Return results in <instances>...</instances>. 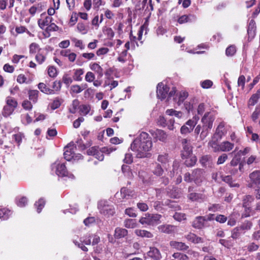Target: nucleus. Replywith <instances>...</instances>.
Returning <instances> with one entry per match:
<instances>
[{"mask_svg":"<svg viewBox=\"0 0 260 260\" xmlns=\"http://www.w3.org/2000/svg\"><path fill=\"white\" fill-rule=\"evenodd\" d=\"M124 226L126 228L134 229L137 227V223L135 219H127L124 221Z\"/></svg>","mask_w":260,"mask_h":260,"instance_id":"37","label":"nucleus"},{"mask_svg":"<svg viewBox=\"0 0 260 260\" xmlns=\"http://www.w3.org/2000/svg\"><path fill=\"white\" fill-rule=\"evenodd\" d=\"M222 209V206L219 204H210L208 207V210L213 212L220 211Z\"/></svg>","mask_w":260,"mask_h":260,"instance_id":"52","label":"nucleus"},{"mask_svg":"<svg viewBox=\"0 0 260 260\" xmlns=\"http://www.w3.org/2000/svg\"><path fill=\"white\" fill-rule=\"evenodd\" d=\"M120 194L122 199H128L130 197H133L134 196L135 192L134 190L123 187L121 189Z\"/></svg>","mask_w":260,"mask_h":260,"instance_id":"24","label":"nucleus"},{"mask_svg":"<svg viewBox=\"0 0 260 260\" xmlns=\"http://www.w3.org/2000/svg\"><path fill=\"white\" fill-rule=\"evenodd\" d=\"M186 239L193 243H200L203 242V239L198 237L196 235L193 233H190L188 235L185 236Z\"/></svg>","mask_w":260,"mask_h":260,"instance_id":"23","label":"nucleus"},{"mask_svg":"<svg viewBox=\"0 0 260 260\" xmlns=\"http://www.w3.org/2000/svg\"><path fill=\"white\" fill-rule=\"evenodd\" d=\"M208 145L212 148L214 152L220 151V144H218L216 141L212 140L209 142Z\"/></svg>","mask_w":260,"mask_h":260,"instance_id":"48","label":"nucleus"},{"mask_svg":"<svg viewBox=\"0 0 260 260\" xmlns=\"http://www.w3.org/2000/svg\"><path fill=\"white\" fill-rule=\"evenodd\" d=\"M182 158H186L185 164L187 167H192L195 165L197 161V158L194 155H188L186 156H183Z\"/></svg>","mask_w":260,"mask_h":260,"instance_id":"29","label":"nucleus"},{"mask_svg":"<svg viewBox=\"0 0 260 260\" xmlns=\"http://www.w3.org/2000/svg\"><path fill=\"white\" fill-rule=\"evenodd\" d=\"M45 204V201L43 199H40L35 204V206L37 207L38 213H40L44 208Z\"/></svg>","mask_w":260,"mask_h":260,"instance_id":"51","label":"nucleus"},{"mask_svg":"<svg viewBox=\"0 0 260 260\" xmlns=\"http://www.w3.org/2000/svg\"><path fill=\"white\" fill-rule=\"evenodd\" d=\"M166 113L169 116H175L179 118H181L183 116V113L181 112L177 111L172 109L167 110Z\"/></svg>","mask_w":260,"mask_h":260,"instance_id":"39","label":"nucleus"},{"mask_svg":"<svg viewBox=\"0 0 260 260\" xmlns=\"http://www.w3.org/2000/svg\"><path fill=\"white\" fill-rule=\"evenodd\" d=\"M181 143L184 150V152L182 153L183 156L189 155L191 152V148L188 141L186 139H183L181 141Z\"/></svg>","mask_w":260,"mask_h":260,"instance_id":"19","label":"nucleus"},{"mask_svg":"<svg viewBox=\"0 0 260 260\" xmlns=\"http://www.w3.org/2000/svg\"><path fill=\"white\" fill-rule=\"evenodd\" d=\"M241 231L239 226L235 227L231 231V238L234 240L239 238L241 235Z\"/></svg>","mask_w":260,"mask_h":260,"instance_id":"36","label":"nucleus"},{"mask_svg":"<svg viewBox=\"0 0 260 260\" xmlns=\"http://www.w3.org/2000/svg\"><path fill=\"white\" fill-rule=\"evenodd\" d=\"M222 180L229 184L230 187H239V184L236 183L235 181L232 180V178L231 176H225L222 177Z\"/></svg>","mask_w":260,"mask_h":260,"instance_id":"31","label":"nucleus"},{"mask_svg":"<svg viewBox=\"0 0 260 260\" xmlns=\"http://www.w3.org/2000/svg\"><path fill=\"white\" fill-rule=\"evenodd\" d=\"M219 243L228 248H231L234 245L233 241L231 239H220Z\"/></svg>","mask_w":260,"mask_h":260,"instance_id":"42","label":"nucleus"},{"mask_svg":"<svg viewBox=\"0 0 260 260\" xmlns=\"http://www.w3.org/2000/svg\"><path fill=\"white\" fill-rule=\"evenodd\" d=\"M211 157L209 155L203 156L200 159V162L203 167H206L210 164Z\"/></svg>","mask_w":260,"mask_h":260,"instance_id":"44","label":"nucleus"},{"mask_svg":"<svg viewBox=\"0 0 260 260\" xmlns=\"http://www.w3.org/2000/svg\"><path fill=\"white\" fill-rule=\"evenodd\" d=\"M116 148H113L112 147H104L102 148V150H98L96 153L95 154L94 157L100 161H102L104 159V156L103 153H106L107 154L110 153L114 150H115Z\"/></svg>","mask_w":260,"mask_h":260,"instance_id":"15","label":"nucleus"},{"mask_svg":"<svg viewBox=\"0 0 260 260\" xmlns=\"http://www.w3.org/2000/svg\"><path fill=\"white\" fill-rule=\"evenodd\" d=\"M191 188H188L189 193L187 195L188 199L192 202H203L206 200L207 197L205 194L194 192H191Z\"/></svg>","mask_w":260,"mask_h":260,"instance_id":"9","label":"nucleus"},{"mask_svg":"<svg viewBox=\"0 0 260 260\" xmlns=\"http://www.w3.org/2000/svg\"><path fill=\"white\" fill-rule=\"evenodd\" d=\"M206 218L204 216H197L192 223V226L197 229H201L205 226V222Z\"/></svg>","mask_w":260,"mask_h":260,"instance_id":"12","label":"nucleus"},{"mask_svg":"<svg viewBox=\"0 0 260 260\" xmlns=\"http://www.w3.org/2000/svg\"><path fill=\"white\" fill-rule=\"evenodd\" d=\"M42 19L38 20V23L39 26L44 29L45 26H47L52 22V18L51 16H47L43 13L41 14Z\"/></svg>","mask_w":260,"mask_h":260,"instance_id":"13","label":"nucleus"},{"mask_svg":"<svg viewBox=\"0 0 260 260\" xmlns=\"http://www.w3.org/2000/svg\"><path fill=\"white\" fill-rule=\"evenodd\" d=\"M12 212L10 210L3 208L0 209V219L3 220H7L11 215Z\"/></svg>","mask_w":260,"mask_h":260,"instance_id":"34","label":"nucleus"},{"mask_svg":"<svg viewBox=\"0 0 260 260\" xmlns=\"http://www.w3.org/2000/svg\"><path fill=\"white\" fill-rule=\"evenodd\" d=\"M234 147L233 143L225 141L220 143V151L229 152L232 150Z\"/></svg>","mask_w":260,"mask_h":260,"instance_id":"22","label":"nucleus"},{"mask_svg":"<svg viewBox=\"0 0 260 260\" xmlns=\"http://www.w3.org/2000/svg\"><path fill=\"white\" fill-rule=\"evenodd\" d=\"M196 19V17L193 15H182L180 16L178 20V22L180 23H183L187 22H191L194 21Z\"/></svg>","mask_w":260,"mask_h":260,"instance_id":"27","label":"nucleus"},{"mask_svg":"<svg viewBox=\"0 0 260 260\" xmlns=\"http://www.w3.org/2000/svg\"><path fill=\"white\" fill-rule=\"evenodd\" d=\"M241 160L240 154L237 153L233 157L231 161V165L232 166H236L240 163Z\"/></svg>","mask_w":260,"mask_h":260,"instance_id":"55","label":"nucleus"},{"mask_svg":"<svg viewBox=\"0 0 260 260\" xmlns=\"http://www.w3.org/2000/svg\"><path fill=\"white\" fill-rule=\"evenodd\" d=\"M43 5L39 3L31 7L29 9V13L34 16L36 13H40L43 10Z\"/></svg>","mask_w":260,"mask_h":260,"instance_id":"30","label":"nucleus"},{"mask_svg":"<svg viewBox=\"0 0 260 260\" xmlns=\"http://www.w3.org/2000/svg\"><path fill=\"white\" fill-rule=\"evenodd\" d=\"M69 147H67L66 148V150H65L64 152V158L70 161L72 158H74L75 155V154L74 153V152L71 150L70 149V150H68Z\"/></svg>","mask_w":260,"mask_h":260,"instance_id":"41","label":"nucleus"},{"mask_svg":"<svg viewBox=\"0 0 260 260\" xmlns=\"http://www.w3.org/2000/svg\"><path fill=\"white\" fill-rule=\"evenodd\" d=\"M95 78L94 74L91 72H87L85 75V80L88 82H93Z\"/></svg>","mask_w":260,"mask_h":260,"instance_id":"59","label":"nucleus"},{"mask_svg":"<svg viewBox=\"0 0 260 260\" xmlns=\"http://www.w3.org/2000/svg\"><path fill=\"white\" fill-rule=\"evenodd\" d=\"M259 245L254 242H251L247 246V249L250 252L255 251L258 250Z\"/></svg>","mask_w":260,"mask_h":260,"instance_id":"53","label":"nucleus"},{"mask_svg":"<svg viewBox=\"0 0 260 260\" xmlns=\"http://www.w3.org/2000/svg\"><path fill=\"white\" fill-rule=\"evenodd\" d=\"M254 201V197L251 195H246L244 196L242 200L243 207H247L250 206L251 204Z\"/></svg>","mask_w":260,"mask_h":260,"instance_id":"33","label":"nucleus"},{"mask_svg":"<svg viewBox=\"0 0 260 260\" xmlns=\"http://www.w3.org/2000/svg\"><path fill=\"white\" fill-rule=\"evenodd\" d=\"M135 234L141 238H151L153 237L151 232L144 230L137 229L135 230Z\"/></svg>","mask_w":260,"mask_h":260,"instance_id":"21","label":"nucleus"},{"mask_svg":"<svg viewBox=\"0 0 260 260\" xmlns=\"http://www.w3.org/2000/svg\"><path fill=\"white\" fill-rule=\"evenodd\" d=\"M243 207L244 208V213L243 216H244L245 217H247L253 215L254 211H252L250 206H247V207Z\"/></svg>","mask_w":260,"mask_h":260,"instance_id":"60","label":"nucleus"},{"mask_svg":"<svg viewBox=\"0 0 260 260\" xmlns=\"http://www.w3.org/2000/svg\"><path fill=\"white\" fill-rule=\"evenodd\" d=\"M52 170H55V173L58 176H69L70 178H74V176L72 174H69L67 171L66 167L63 163H60L58 161H56L51 166Z\"/></svg>","mask_w":260,"mask_h":260,"instance_id":"5","label":"nucleus"},{"mask_svg":"<svg viewBox=\"0 0 260 260\" xmlns=\"http://www.w3.org/2000/svg\"><path fill=\"white\" fill-rule=\"evenodd\" d=\"M127 231L125 229L116 228L115 230L114 236L116 239H120L127 236Z\"/></svg>","mask_w":260,"mask_h":260,"instance_id":"25","label":"nucleus"},{"mask_svg":"<svg viewBox=\"0 0 260 260\" xmlns=\"http://www.w3.org/2000/svg\"><path fill=\"white\" fill-rule=\"evenodd\" d=\"M79 105V101L77 99L73 101L69 109V112L71 113L75 114L76 112L77 108Z\"/></svg>","mask_w":260,"mask_h":260,"instance_id":"45","label":"nucleus"},{"mask_svg":"<svg viewBox=\"0 0 260 260\" xmlns=\"http://www.w3.org/2000/svg\"><path fill=\"white\" fill-rule=\"evenodd\" d=\"M16 203L18 206L23 207L27 204V199L26 197H17L16 199Z\"/></svg>","mask_w":260,"mask_h":260,"instance_id":"43","label":"nucleus"},{"mask_svg":"<svg viewBox=\"0 0 260 260\" xmlns=\"http://www.w3.org/2000/svg\"><path fill=\"white\" fill-rule=\"evenodd\" d=\"M152 172L154 175L157 176H160L162 175L164 170L159 164H156L154 169L152 171Z\"/></svg>","mask_w":260,"mask_h":260,"instance_id":"50","label":"nucleus"},{"mask_svg":"<svg viewBox=\"0 0 260 260\" xmlns=\"http://www.w3.org/2000/svg\"><path fill=\"white\" fill-rule=\"evenodd\" d=\"M173 218L176 220L181 221L186 219V215L184 213L176 212L173 215Z\"/></svg>","mask_w":260,"mask_h":260,"instance_id":"57","label":"nucleus"},{"mask_svg":"<svg viewBox=\"0 0 260 260\" xmlns=\"http://www.w3.org/2000/svg\"><path fill=\"white\" fill-rule=\"evenodd\" d=\"M17 105V102L14 99L9 96L7 97L6 100V105L3 109V115L5 117L10 116L13 113Z\"/></svg>","mask_w":260,"mask_h":260,"instance_id":"3","label":"nucleus"},{"mask_svg":"<svg viewBox=\"0 0 260 260\" xmlns=\"http://www.w3.org/2000/svg\"><path fill=\"white\" fill-rule=\"evenodd\" d=\"M236 52V47L234 45H231L226 48L225 54L227 56H233L235 54Z\"/></svg>","mask_w":260,"mask_h":260,"instance_id":"56","label":"nucleus"},{"mask_svg":"<svg viewBox=\"0 0 260 260\" xmlns=\"http://www.w3.org/2000/svg\"><path fill=\"white\" fill-rule=\"evenodd\" d=\"M152 146V142L148 134L142 132L131 145L132 151L136 153L138 158L149 157V152Z\"/></svg>","mask_w":260,"mask_h":260,"instance_id":"1","label":"nucleus"},{"mask_svg":"<svg viewBox=\"0 0 260 260\" xmlns=\"http://www.w3.org/2000/svg\"><path fill=\"white\" fill-rule=\"evenodd\" d=\"M161 215L158 214H146L145 217H141L139 222L142 224L154 225L159 224Z\"/></svg>","mask_w":260,"mask_h":260,"instance_id":"4","label":"nucleus"},{"mask_svg":"<svg viewBox=\"0 0 260 260\" xmlns=\"http://www.w3.org/2000/svg\"><path fill=\"white\" fill-rule=\"evenodd\" d=\"M256 26L254 20L251 19L247 26L248 40L251 41L256 35Z\"/></svg>","mask_w":260,"mask_h":260,"instance_id":"11","label":"nucleus"},{"mask_svg":"<svg viewBox=\"0 0 260 260\" xmlns=\"http://www.w3.org/2000/svg\"><path fill=\"white\" fill-rule=\"evenodd\" d=\"M167 134L162 130L156 129L155 132V137L158 140L165 142L167 139Z\"/></svg>","mask_w":260,"mask_h":260,"instance_id":"28","label":"nucleus"},{"mask_svg":"<svg viewBox=\"0 0 260 260\" xmlns=\"http://www.w3.org/2000/svg\"><path fill=\"white\" fill-rule=\"evenodd\" d=\"M215 119V114L213 111L205 113L202 118V125H198L194 129L195 134L198 135L200 133V138L201 140L205 139L209 135L210 131L212 128Z\"/></svg>","mask_w":260,"mask_h":260,"instance_id":"2","label":"nucleus"},{"mask_svg":"<svg viewBox=\"0 0 260 260\" xmlns=\"http://www.w3.org/2000/svg\"><path fill=\"white\" fill-rule=\"evenodd\" d=\"M149 257L155 260H159L161 258V255L158 249L154 247H150L149 250L147 252Z\"/></svg>","mask_w":260,"mask_h":260,"instance_id":"14","label":"nucleus"},{"mask_svg":"<svg viewBox=\"0 0 260 260\" xmlns=\"http://www.w3.org/2000/svg\"><path fill=\"white\" fill-rule=\"evenodd\" d=\"M84 70L83 69H78L74 70L73 78L75 81H81L82 80L81 76L84 74Z\"/></svg>","mask_w":260,"mask_h":260,"instance_id":"32","label":"nucleus"},{"mask_svg":"<svg viewBox=\"0 0 260 260\" xmlns=\"http://www.w3.org/2000/svg\"><path fill=\"white\" fill-rule=\"evenodd\" d=\"M227 131L226 124L224 122H221L216 129L215 134L219 137V139H221L222 136L226 134Z\"/></svg>","mask_w":260,"mask_h":260,"instance_id":"16","label":"nucleus"},{"mask_svg":"<svg viewBox=\"0 0 260 260\" xmlns=\"http://www.w3.org/2000/svg\"><path fill=\"white\" fill-rule=\"evenodd\" d=\"M22 107L26 110H30L32 108V105L30 101L26 100L22 102Z\"/></svg>","mask_w":260,"mask_h":260,"instance_id":"63","label":"nucleus"},{"mask_svg":"<svg viewBox=\"0 0 260 260\" xmlns=\"http://www.w3.org/2000/svg\"><path fill=\"white\" fill-rule=\"evenodd\" d=\"M170 245L172 247L178 250H186L189 248L184 243L175 241H171L170 242Z\"/></svg>","mask_w":260,"mask_h":260,"instance_id":"18","label":"nucleus"},{"mask_svg":"<svg viewBox=\"0 0 260 260\" xmlns=\"http://www.w3.org/2000/svg\"><path fill=\"white\" fill-rule=\"evenodd\" d=\"M48 74L50 77H55L57 75V70L53 66H50L48 69Z\"/></svg>","mask_w":260,"mask_h":260,"instance_id":"62","label":"nucleus"},{"mask_svg":"<svg viewBox=\"0 0 260 260\" xmlns=\"http://www.w3.org/2000/svg\"><path fill=\"white\" fill-rule=\"evenodd\" d=\"M252 223L250 221H246L240 226H238L241 231H248L252 227Z\"/></svg>","mask_w":260,"mask_h":260,"instance_id":"47","label":"nucleus"},{"mask_svg":"<svg viewBox=\"0 0 260 260\" xmlns=\"http://www.w3.org/2000/svg\"><path fill=\"white\" fill-rule=\"evenodd\" d=\"M90 106L88 105H82L79 107L81 113L84 115H87L90 110Z\"/></svg>","mask_w":260,"mask_h":260,"instance_id":"49","label":"nucleus"},{"mask_svg":"<svg viewBox=\"0 0 260 260\" xmlns=\"http://www.w3.org/2000/svg\"><path fill=\"white\" fill-rule=\"evenodd\" d=\"M173 258L171 260H188V256L183 253L180 252L174 253L172 255Z\"/></svg>","mask_w":260,"mask_h":260,"instance_id":"40","label":"nucleus"},{"mask_svg":"<svg viewBox=\"0 0 260 260\" xmlns=\"http://www.w3.org/2000/svg\"><path fill=\"white\" fill-rule=\"evenodd\" d=\"M127 54V50L122 51L119 55L117 59L119 62L124 63L126 61V56Z\"/></svg>","mask_w":260,"mask_h":260,"instance_id":"54","label":"nucleus"},{"mask_svg":"<svg viewBox=\"0 0 260 260\" xmlns=\"http://www.w3.org/2000/svg\"><path fill=\"white\" fill-rule=\"evenodd\" d=\"M39 89L43 92L46 94H53L54 90L47 87L46 85L43 83H40L38 84Z\"/></svg>","mask_w":260,"mask_h":260,"instance_id":"35","label":"nucleus"},{"mask_svg":"<svg viewBox=\"0 0 260 260\" xmlns=\"http://www.w3.org/2000/svg\"><path fill=\"white\" fill-rule=\"evenodd\" d=\"M98 208L101 214L108 217L112 216L115 213L113 205H109L106 201H101L99 203Z\"/></svg>","mask_w":260,"mask_h":260,"instance_id":"6","label":"nucleus"},{"mask_svg":"<svg viewBox=\"0 0 260 260\" xmlns=\"http://www.w3.org/2000/svg\"><path fill=\"white\" fill-rule=\"evenodd\" d=\"M83 91V88L79 85H73L71 87V92L79 93Z\"/></svg>","mask_w":260,"mask_h":260,"instance_id":"61","label":"nucleus"},{"mask_svg":"<svg viewBox=\"0 0 260 260\" xmlns=\"http://www.w3.org/2000/svg\"><path fill=\"white\" fill-rule=\"evenodd\" d=\"M77 28L78 30L82 34H86L87 32V29L83 23H78L77 26Z\"/></svg>","mask_w":260,"mask_h":260,"instance_id":"64","label":"nucleus"},{"mask_svg":"<svg viewBox=\"0 0 260 260\" xmlns=\"http://www.w3.org/2000/svg\"><path fill=\"white\" fill-rule=\"evenodd\" d=\"M260 98V88L257 91L256 93L252 94L248 102V106H253L258 102Z\"/></svg>","mask_w":260,"mask_h":260,"instance_id":"26","label":"nucleus"},{"mask_svg":"<svg viewBox=\"0 0 260 260\" xmlns=\"http://www.w3.org/2000/svg\"><path fill=\"white\" fill-rule=\"evenodd\" d=\"M199 119V117L198 116H194L191 119L188 120L185 123L188 127H191L192 129L194 127L195 125L197 124L198 120Z\"/></svg>","mask_w":260,"mask_h":260,"instance_id":"46","label":"nucleus"},{"mask_svg":"<svg viewBox=\"0 0 260 260\" xmlns=\"http://www.w3.org/2000/svg\"><path fill=\"white\" fill-rule=\"evenodd\" d=\"M204 179V171L201 169L194 170L192 172V179L196 184L200 185Z\"/></svg>","mask_w":260,"mask_h":260,"instance_id":"10","label":"nucleus"},{"mask_svg":"<svg viewBox=\"0 0 260 260\" xmlns=\"http://www.w3.org/2000/svg\"><path fill=\"white\" fill-rule=\"evenodd\" d=\"M175 226L171 224H162L157 227L159 232L170 234L173 233L175 230Z\"/></svg>","mask_w":260,"mask_h":260,"instance_id":"17","label":"nucleus"},{"mask_svg":"<svg viewBox=\"0 0 260 260\" xmlns=\"http://www.w3.org/2000/svg\"><path fill=\"white\" fill-rule=\"evenodd\" d=\"M157 160L162 164H166L169 161L168 155L167 154H160L158 156Z\"/></svg>","mask_w":260,"mask_h":260,"instance_id":"58","label":"nucleus"},{"mask_svg":"<svg viewBox=\"0 0 260 260\" xmlns=\"http://www.w3.org/2000/svg\"><path fill=\"white\" fill-rule=\"evenodd\" d=\"M39 91L37 90H30L28 91L29 99L34 103L38 100Z\"/></svg>","mask_w":260,"mask_h":260,"instance_id":"38","label":"nucleus"},{"mask_svg":"<svg viewBox=\"0 0 260 260\" xmlns=\"http://www.w3.org/2000/svg\"><path fill=\"white\" fill-rule=\"evenodd\" d=\"M89 67L92 71L98 75L99 77L101 78L103 77L104 75L103 69L98 63L96 62L90 63Z\"/></svg>","mask_w":260,"mask_h":260,"instance_id":"20","label":"nucleus"},{"mask_svg":"<svg viewBox=\"0 0 260 260\" xmlns=\"http://www.w3.org/2000/svg\"><path fill=\"white\" fill-rule=\"evenodd\" d=\"M248 186L250 188L258 187L260 184V171H254L249 175Z\"/></svg>","mask_w":260,"mask_h":260,"instance_id":"7","label":"nucleus"},{"mask_svg":"<svg viewBox=\"0 0 260 260\" xmlns=\"http://www.w3.org/2000/svg\"><path fill=\"white\" fill-rule=\"evenodd\" d=\"M169 87L163 83H159L157 86V96L161 100L166 99L168 95Z\"/></svg>","mask_w":260,"mask_h":260,"instance_id":"8","label":"nucleus"}]
</instances>
